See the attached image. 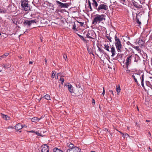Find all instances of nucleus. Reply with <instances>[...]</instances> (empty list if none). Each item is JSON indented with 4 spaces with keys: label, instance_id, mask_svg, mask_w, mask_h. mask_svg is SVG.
<instances>
[{
    "label": "nucleus",
    "instance_id": "31",
    "mask_svg": "<svg viewBox=\"0 0 152 152\" xmlns=\"http://www.w3.org/2000/svg\"><path fill=\"white\" fill-rule=\"evenodd\" d=\"M106 37L109 40V41L110 42H112V41L111 40V37H110V36L109 35H107V36H106Z\"/></svg>",
    "mask_w": 152,
    "mask_h": 152
},
{
    "label": "nucleus",
    "instance_id": "16",
    "mask_svg": "<svg viewBox=\"0 0 152 152\" xmlns=\"http://www.w3.org/2000/svg\"><path fill=\"white\" fill-rule=\"evenodd\" d=\"M144 77V74H143L141 75V76L140 77L141 80V85L143 88L144 87L143 83Z\"/></svg>",
    "mask_w": 152,
    "mask_h": 152
},
{
    "label": "nucleus",
    "instance_id": "28",
    "mask_svg": "<svg viewBox=\"0 0 152 152\" xmlns=\"http://www.w3.org/2000/svg\"><path fill=\"white\" fill-rule=\"evenodd\" d=\"M88 5L89 7V8L90 9V11H92L93 10L91 6V3L90 2V1H88Z\"/></svg>",
    "mask_w": 152,
    "mask_h": 152
},
{
    "label": "nucleus",
    "instance_id": "4",
    "mask_svg": "<svg viewBox=\"0 0 152 152\" xmlns=\"http://www.w3.org/2000/svg\"><path fill=\"white\" fill-rule=\"evenodd\" d=\"M37 21L35 20H26L24 21L23 23L25 25H27L28 27H29L32 24L36 23Z\"/></svg>",
    "mask_w": 152,
    "mask_h": 152
},
{
    "label": "nucleus",
    "instance_id": "20",
    "mask_svg": "<svg viewBox=\"0 0 152 152\" xmlns=\"http://www.w3.org/2000/svg\"><path fill=\"white\" fill-rule=\"evenodd\" d=\"M53 152H63L62 150L58 148H54L53 149Z\"/></svg>",
    "mask_w": 152,
    "mask_h": 152
},
{
    "label": "nucleus",
    "instance_id": "6",
    "mask_svg": "<svg viewBox=\"0 0 152 152\" xmlns=\"http://www.w3.org/2000/svg\"><path fill=\"white\" fill-rule=\"evenodd\" d=\"M55 2L58 6L61 8H66L68 7V5L67 3H63L58 1H55Z\"/></svg>",
    "mask_w": 152,
    "mask_h": 152
},
{
    "label": "nucleus",
    "instance_id": "54",
    "mask_svg": "<svg viewBox=\"0 0 152 152\" xmlns=\"http://www.w3.org/2000/svg\"><path fill=\"white\" fill-rule=\"evenodd\" d=\"M30 132H32V133H35V132H34V131H31Z\"/></svg>",
    "mask_w": 152,
    "mask_h": 152
},
{
    "label": "nucleus",
    "instance_id": "27",
    "mask_svg": "<svg viewBox=\"0 0 152 152\" xmlns=\"http://www.w3.org/2000/svg\"><path fill=\"white\" fill-rule=\"evenodd\" d=\"M56 73V72H55V71H52V76H51L52 78H54L55 77Z\"/></svg>",
    "mask_w": 152,
    "mask_h": 152
},
{
    "label": "nucleus",
    "instance_id": "37",
    "mask_svg": "<svg viewBox=\"0 0 152 152\" xmlns=\"http://www.w3.org/2000/svg\"><path fill=\"white\" fill-rule=\"evenodd\" d=\"M5 13V11L2 9L0 8V13Z\"/></svg>",
    "mask_w": 152,
    "mask_h": 152
},
{
    "label": "nucleus",
    "instance_id": "14",
    "mask_svg": "<svg viewBox=\"0 0 152 152\" xmlns=\"http://www.w3.org/2000/svg\"><path fill=\"white\" fill-rule=\"evenodd\" d=\"M1 116L4 119L6 120H8L10 118V117H8L7 115L2 113H1Z\"/></svg>",
    "mask_w": 152,
    "mask_h": 152
},
{
    "label": "nucleus",
    "instance_id": "3",
    "mask_svg": "<svg viewBox=\"0 0 152 152\" xmlns=\"http://www.w3.org/2000/svg\"><path fill=\"white\" fill-rule=\"evenodd\" d=\"M108 6L105 4H100L96 9L97 11L99 13H104L103 10L107 11L108 10Z\"/></svg>",
    "mask_w": 152,
    "mask_h": 152
},
{
    "label": "nucleus",
    "instance_id": "23",
    "mask_svg": "<svg viewBox=\"0 0 152 152\" xmlns=\"http://www.w3.org/2000/svg\"><path fill=\"white\" fill-rule=\"evenodd\" d=\"M104 48L107 51H109V52H110V50H109V46L108 45H106V44H104Z\"/></svg>",
    "mask_w": 152,
    "mask_h": 152
},
{
    "label": "nucleus",
    "instance_id": "18",
    "mask_svg": "<svg viewBox=\"0 0 152 152\" xmlns=\"http://www.w3.org/2000/svg\"><path fill=\"white\" fill-rule=\"evenodd\" d=\"M40 120V119L37 117H34L32 118L31 119V121L32 122H37L39 121Z\"/></svg>",
    "mask_w": 152,
    "mask_h": 152
},
{
    "label": "nucleus",
    "instance_id": "11",
    "mask_svg": "<svg viewBox=\"0 0 152 152\" xmlns=\"http://www.w3.org/2000/svg\"><path fill=\"white\" fill-rule=\"evenodd\" d=\"M136 42L140 45L143 46L145 43V41L142 39H137Z\"/></svg>",
    "mask_w": 152,
    "mask_h": 152
},
{
    "label": "nucleus",
    "instance_id": "63",
    "mask_svg": "<svg viewBox=\"0 0 152 152\" xmlns=\"http://www.w3.org/2000/svg\"><path fill=\"white\" fill-rule=\"evenodd\" d=\"M79 86V87H80V86H79V85H78V86Z\"/></svg>",
    "mask_w": 152,
    "mask_h": 152
},
{
    "label": "nucleus",
    "instance_id": "44",
    "mask_svg": "<svg viewBox=\"0 0 152 152\" xmlns=\"http://www.w3.org/2000/svg\"><path fill=\"white\" fill-rule=\"evenodd\" d=\"M138 0L139 1H140V3L141 4H143L144 3V1H145V0Z\"/></svg>",
    "mask_w": 152,
    "mask_h": 152
},
{
    "label": "nucleus",
    "instance_id": "43",
    "mask_svg": "<svg viewBox=\"0 0 152 152\" xmlns=\"http://www.w3.org/2000/svg\"><path fill=\"white\" fill-rule=\"evenodd\" d=\"M69 147H71V148H73L74 147L73 146H74V145L73 144H70L69 145Z\"/></svg>",
    "mask_w": 152,
    "mask_h": 152
},
{
    "label": "nucleus",
    "instance_id": "26",
    "mask_svg": "<svg viewBox=\"0 0 152 152\" xmlns=\"http://www.w3.org/2000/svg\"><path fill=\"white\" fill-rule=\"evenodd\" d=\"M45 98L47 100H50V95L48 94H47L44 96Z\"/></svg>",
    "mask_w": 152,
    "mask_h": 152
},
{
    "label": "nucleus",
    "instance_id": "64",
    "mask_svg": "<svg viewBox=\"0 0 152 152\" xmlns=\"http://www.w3.org/2000/svg\"><path fill=\"white\" fill-rule=\"evenodd\" d=\"M79 86V87H80V86H79V85H78V86Z\"/></svg>",
    "mask_w": 152,
    "mask_h": 152
},
{
    "label": "nucleus",
    "instance_id": "47",
    "mask_svg": "<svg viewBox=\"0 0 152 152\" xmlns=\"http://www.w3.org/2000/svg\"><path fill=\"white\" fill-rule=\"evenodd\" d=\"M109 92H111L113 95H114L113 91L112 90H110Z\"/></svg>",
    "mask_w": 152,
    "mask_h": 152
},
{
    "label": "nucleus",
    "instance_id": "29",
    "mask_svg": "<svg viewBox=\"0 0 152 152\" xmlns=\"http://www.w3.org/2000/svg\"><path fill=\"white\" fill-rule=\"evenodd\" d=\"M115 42L120 41V40L116 36H115Z\"/></svg>",
    "mask_w": 152,
    "mask_h": 152
},
{
    "label": "nucleus",
    "instance_id": "46",
    "mask_svg": "<svg viewBox=\"0 0 152 152\" xmlns=\"http://www.w3.org/2000/svg\"><path fill=\"white\" fill-rule=\"evenodd\" d=\"M35 133L38 136H40V134L39 133V132H35Z\"/></svg>",
    "mask_w": 152,
    "mask_h": 152
},
{
    "label": "nucleus",
    "instance_id": "40",
    "mask_svg": "<svg viewBox=\"0 0 152 152\" xmlns=\"http://www.w3.org/2000/svg\"><path fill=\"white\" fill-rule=\"evenodd\" d=\"M5 57L4 56V55H2V56H0V59H2L3 58H5Z\"/></svg>",
    "mask_w": 152,
    "mask_h": 152
},
{
    "label": "nucleus",
    "instance_id": "55",
    "mask_svg": "<svg viewBox=\"0 0 152 152\" xmlns=\"http://www.w3.org/2000/svg\"><path fill=\"white\" fill-rule=\"evenodd\" d=\"M146 121L148 122H150V120H146Z\"/></svg>",
    "mask_w": 152,
    "mask_h": 152
},
{
    "label": "nucleus",
    "instance_id": "21",
    "mask_svg": "<svg viewBox=\"0 0 152 152\" xmlns=\"http://www.w3.org/2000/svg\"><path fill=\"white\" fill-rule=\"evenodd\" d=\"M134 59V61L137 62L138 61L140 60V58L138 55H135V56Z\"/></svg>",
    "mask_w": 152,
    "mask_h": 152
},
{
    "label": "nucleus",
    "instance_id": "42",
    "mask_svg": "<svg viewBox=\"0 0 152 152\" xmlns=\"http://www.w3.org/2000/svg\"><path fill=\"white\" fill-rule=\"evenodd\" d=\"M9 55V53H5L4 54V56L5 57H6V56H7Z\"/></svg>",
    "mask_w": 152,
    "mask_h": 152
},
{
    "label": "nucleus",
    "instance_id": "39",
    "mask_svg": "<svg viewBox=\"0 0 152 152\" xmlns=\"http://www.w3.org/2000/svg\"><path fill=\"white\" fill-rule=\"evenodd\" d=\"M120 1L123 4H124L125 2V0H120Z\"/></svg>",
    "mask_w": 152,
    "mask_h": 152
},
{
    "label": "nucleus",
    "instance_id": "45",
    "mask_svg": "<svg viewBox=\"0 0 152 152\" xmlns=\"http://www.w3.org/2000/svg\"><path fill=\"white\" fill-rule=\"evenodd\" d=\"M98 50L99 51V52L101 53L102 52V50L100 49V48L99 47H98Z\"/></svg>",
    "mask_w": 152,
    "mask_h": 152
},
{
    "label": "nucleus",
    "instance_id": "57",
    "mask_svg": "<svg viewBox=\"0 0 152 152\" xmlns=\"http://www.w3.org/2000/svg\"><path fill=\"white\" fill-rule=\"evenodd\" d=\"M136 124L137 126H139V124H138L137 122H136Z\"/></svg>",
    "mask_w": 152,
    "mask_h": 152
},
{
    "label": "nucleus",
    "instance_id": "8",
    "mask_svg": "<svg viewBox=\"0 0 152 152\" xmlns=\"http://www.w3.org/2000/svg\"><path fill=\"white\" fill-rule=\"evenodd\" d=\"M88 1H90L93 6L94 8L96 9L98 6V4L96 0H88Z\"/></svg>",
    "mask_w": 152,
    "mask_h": 152
},
{
    "label": "nucleus",
    "instance_id": "52",
    "mask_svg": "<svg viewBox=\"0 0 152 152\" xmlns=\"http://www.w3.org/2000/svg\"><path fill=\"white\" fill-rule=\"evenodd\" d=\"M5 65H6V66H7L8 67H10V65L9 64H5Z\"/></svg>",
    "mask_w": 152,
    "mask_h": 152
},
{
    "label": "nucleus",
    "instance_id": "25",
    "mask_svg": "<svg viewBox=\"0 0 152 152\" xmlns=\"http://www.w3.org/2000/svg\"><path fill=\"white\" fill-rule=\"evenodd\" d=\"M136 17L135 18L136 19V22H137V23L138 24H139L140 25V24H141V22H140L139 21V19H138L137 18V16H138V14H136Z\"/></svg>",
    "mask_w": 152,
    "mask_h": 152
},
{
    "label": "nucleus",
    "instance_id": "10",
    "mask_svg": "<svg viewBox=\"0 0 152 152\" xmlns=\"http://www.w3.org/2000/svg\"><path fill=\"white\" fill-rule=\"evenodd\" d=\"M66 86L67 87L69 91L71 94L74 93L73 87L71 85L69 84L68 85H66Z\"/></svg>",
    "mask_w": 152,
    "mask_h": 152
},
{
    "label": "nucleus",
    "instance_id": "56",
    "mask_svg": "<svg viewBox=\"0 0 152 152\" xmlns=\"http://www.w3.org/2000/svg\"><path fill=\"white\" fill-rule=\"evenodd\" d=\"M58 74H59V73H57V78H58Z\"/></svg>",
    "mask_w": 152,
    "mask_h": 152
},
{
    "label": "nucleus",
    "instance_id": "7",
    "mask_svg": "<svg viewBox=\"0 0 152 152\" xmlns=\"http://www.w3.org/2000/svg\"><path fill=\"white\" fill-rule=\"evenodd\" d=\"M132 58V56H129L127 57V58L126 59V62L125 64L126 67H128L129 65L131 64Z\"/></svg>",
    "mask_w": 152,
    "mask_h": 152
},
{
    "label": "nucleus",
    "instance_id": "51",
    "mask_svg": "<svg viewBox=\"0 0 152 152\" xmlns=\"http://www.w3.org/2000/svg\"><path fill=\"white\" fill-rule=\"evenodd\" d=\"M60 0L62 2H65L66 1V0Z\"/></svg>",
    "mask_w": 152,
    "mask_h": 152
},
{
    "label": "nucleus",
    "instance_id": "48",
    "mask_svg": "<svg viewBox=\"0 0 152 152\" xmlns=\"http://www.w3.org/2000/svg\"><path fill=\"white\" fill-rule=\"evenodd\" d=\"M22 128H24V127H26L27 126H26V125H22Z\"/></svg>",
    "mask_w": 152,
    "mask_h": 152
},
{
    "label": "nucleus",
    "instance_id": "17",
    "mask_svg": "<svg viewBox=\"0 0 152 152\" xmlns=\"http://www.w3.org/2000/svg\"><path fill=\"white\" fill-rule=\"evenodd\" d=\"M135 75H136V76L133 75H132V77L134 80L135 82L137 83H138L137 80V79L135 77H139V75L137 74H135Z\"/></svg>",
    "mask_w": 152,
    "mask_h": 152
},
{
    "label": "nucleus",
    "instance_id": "61",
    "mask_svg": "<svg viewBox=\"0 0 152 152\" xmlns=\"http://www.w3.org/2000/svg\"><path fill=\"white\" fill-rule=\"evenodd\" d=\"M91 152H96L94 151H91Z\"/></svg>",
    "mask_w": 152,
    "mask_h": 152
},
{
    "label": "nucleus",
    "instance_id": "12",
    "mask_svg": "<svg viewBox=\"0 0 152 152\" xmlns=\"http://www.w3.org/2000/svg\"><path fill=\"white\" fill-rule=\"evenodd\" d=\"M15 128L16 130L18 131L19 130L21 129L22 128V127L21 124L18 123L15 126Z\"/></svg>",
    "mask_w": 152,
    "mask_h": 152
},
{
    "label": "nucleus",
    "instance_id": "22",
    "mask_svg": "<svg viewBox=\"0 0 152 152\" xmlns=\"http://www.w3.org/2000/svg\"><path fill=\"white\" fill-rule=\"evenodd\" d=\"M76 26L75 23H74L72 25V29L75 32L77 31H78L77 29L76 28Z\"/></svg>",
    "mask_w": 152,
    "mask_h": 152
},
{
    "label": "nucleus",
    "instance_id": "30",
    "mask_svg": "<svg viewBox=\"0 0 152 152\" xmlns=\"http://www.w3.org/2000/svg\"><path fill=\"white\" fill-rule=\"evenodd\" d=\"M121 88L119 86L118 87H117L116 88V91L118 92V93H119L120 92Z\"/></svg>",
    "mask_w": 152,
    "mask_h": 152
},
{
    "label": "nucleus",
    "instance_id": "9",
    "mask_svg": "<svg viewBox=\"0 0 152 152\" xmlns=\"http://www.w3.org/2000/svg\"><path fill=\"white\" fill-rule=\"evenodd\" d=\"M48 147L47 145H45L42 147L41 152H49Z\"/></svg>",
    "mask_w": 152,
    "mask_h": 152
},
{
    "label": "nucleus",
    "instance_id": "36",
    "mask_svg": "<svg viewBox=\"0 0 152 152\" xmlns=\"http://www.w3.org/2000/svg\"><path fill=\"white\" fill-rule=\"evenodd\" d=\"M103 92H102V96H104V95L105 91L104 89V87H103Z\"/></svg>",
    "mask_w": 152,
    "mask_h": 152
},
{
    "label": "nucleus",
    "instance_id": "53",
    "mask_svg": "<svg viewBox=\"0 0 152 152\" xmlns=\"http://www.w3.org/2000/svg\"><path fill=\"white\" fill-rule=\"evenodd\" d=\"M32 63H33V62L32 61H30L29 62V64H31Z\"/></svg>",
    "mask_w": 152,
    "mask_h": 152
},
{
    "label": "nucleus",
    "instance_id": "62",
    "mask_svg": "<svg viewBox=\"0 0 152 152\" xmlns=\"http://www.w3.org/2000/svg\"><path fill=\"white\" fill-rule=\"evenodd\" d=\"M45 63H46V62H47V61H46V60L45 61Z\"/></svg>",
    "mask_w": 152,
    "mask_h": 152
},
{
    "label": "nucleus",
    "instance_id": "34",
    "mask_svg": "<svg viewBox=\"0 0 152 152\" xmlns=\"http://www.w3.org/2000/svg\"><path fill=\"white\" fill-rule=\"evenodd\" d=\"M124 138L129 136V135L126 133H125L124 134H123V136Z\"/></svg>",
    "mask_w": 152,
    "mask_h": 152
},
{
    "label": "nucleus",
    "instance_id": "15",
    "mask_svg": "<svg viewBox=\"0 0 152 152\" xmlns=\"http://www.w3.org/2000/svg\"><path fill=\"white\" fill-rule=\"evenodd\" d=\"M133 47L135 50H136L137 51H138V53L141 54H142V52H143L142 50L139 48V46H136Z\"/></svg>",
    "mask_w": 152,
    "mask_h": 152
},
{
    "label": "nucleus",
    "instance_id": "24",
    "mask_svg": "<svg viewBox=\"0 0 152 152\" xmlns=\"http://www.w3.org/2000/svg\"><path fill=\"white\" fill-rule=\"evenodd\" d=\"M76 33L82 40H83L84 41H86V40L83 37V36L80 35L79 34H77V33Z\"/></svg>",
    "mask_w": 152,
    "mask_h": 152
},
{
    "label": "nucleus",
    "instance_id": "58",
    "mask_svg": "<svg viewBox=\"0 0 152 152\" xmlns=\"http://www.w3.org/2000/svg\"><path fill=\"white\" fill-rule=\"evenodd\" d=\"M19 57L20 58H22V57H21V56H19Z\"/></svg>",
    "mask_w": 152,
    "mask_h": 152
},
{
    "label": "nucleus",
    "instance_id": "1",
    "mask_svg": "<svg viewBox=\"0 0 152 152\" xmlns=\"http://www.w3.org/2000/svg\"><path fill=\"white\" fill-rule=\"evenodd\" d=\"M105 16L103 14L95 15L92 24L96 25L104 21L105 20Z\"/></svg>",
    "mask_w": 152,
    "mask_h": 152
},
{
    "label": "nucleus",
    "instance_id": "49",
    "mask_svg": "<svg viewBox=\"0 0 152 152\" xmlns=\"http://www.w3.org/2000/svg\"><path fill=\"white\" fill-rule=\"evenodd\" d=\"M130 71V70L128 69L126 70V72L127 73H129Z\"/></svg>",
    "mask_w": 152,
    "mask_h": 152
},
{
    "label": "nucleus",
    "instance_id": "13",
    "mask_svg": "<svg viewBox=\"0 0 152 152\" xmlns=\"http://www.w3.org/2000/svg\"><path fill=\"white\" fill-rule=\"evenodd\" d=\"M110 52L112 53V55H111L112 57L114 56L115 55L116 51L115 49V48L113 46L111 48V50Z\"/></svg>",
    "mask_w": 152,
    "mask_h": 152
},
{
    "label": "nucleus",
    "instance_id": "2",
    "mask_svg": "<svg viewBox=\"0 0 152 152\" xmlns=\"http://www.w3.org/2000/svg\"><path fill=\"white\" fill-rule=\"evenodd\" d=\"M20 2L22 10L25 11L30 10V7L28 4V0H21Z\"/></svg>",
    "mask_w": 152,
    "mask_h": 152
},
{
    "label": "nucleus",
    "instance_id": "5",
    "mask_svg": "<svg viewBox=\"0 0 152 152\" xmlns=\"http://www.w3.org/2000/svg\"><path fill=\"white\" fill-rule=\"evenodd\" d=\"M115 45L117 50L119 52H121L122 50V46L121 41L115 42Z\"/></svg>",
    "mask_w": 152,
    "mask_h": 152
},
{
    "label": "nucleus",
    "instance_id": "60",
    "mask_svg": "<svg viewBox=\"0 0 152 152\" xmlns=\"http://www.w3.org/2000/svg\"><path fill=\"white\" fill-rule=\"evenodd\" d=\"M42 99V98H40L39 99V101H40Z\"/></svg>",
    "mask_w": 152,
    "mask_h": 152
},
{
    "label": "nucleus",
    "instance_id": "33",
    "mask_svg": "<svg viewBox=\"0 0 152 152\" xmlns=\"http://www.w3.org/2000/svg\"><path fill=\"white\" fill-rule=\"evenodd\" d=\"M86 37L87 38H89L91 39H93L94 38H92L91 36H90V34L89 33H88L86 34Z\"/></svg>",
    "mask_w": 152,
    "mask_h": 152
},
{
    "label": "nucleus",
    "instance_id": "59",
    "mask_svg": "<svg viewBox=\"0 0 152 152\" xmlns=\"http://www.w3.org/2000/svg\"><path fill=\"white\" fill-rule=\"evenodd\" d=\"M149 134H150V136H151V134L150 132H149Z\"/></svg>",
    "mask_w": 152,
    "mask_h": 152
},
{
    "label": "nucleus",
    "instance_id": "19",
    "mask_svg": "<svg viewBox=\"0 0 152 152\" xmlns=\"http://www.w3.org/2000/svg\"><path fill=\"white\" fill-rule=\"evenodd\" d=\"M133 4L134 7L136 8H140L142 7L141 5L138 4L136 2L134 3Z\"/></svg>",
    "mask_w": 152,
    "mask_h": 152
},
{
    "label": "nucleus",
    "instance_id": "35",
    "mask_svg": "<svg viewBox=\"0 0 152 152\" xmlns=\"http://www.w3.org/2000/svg\"><path fill=\"white\" fill-rule=\"evenodd\" d=\"M63 57L65 59V61H66V60H67V57L66 55L65 54L63 55Z\"/></svg>",
    "mask_w": 152,
    "mask_h": 152
},
{
    "label": "nucleus",
    "instance_id": "32",
    "mask_svg": "<svg viewBox=\"0 0 152 152\" xmlns=\"http://www.w3.org/2000/svg\"><path fill=\"white\" fill-rule=\"evenodd\" d=\"M59 81H60V83H61L62 84L64 81V79L63 77H61Z\"/></svg>",
    "mask_w": 152,
    "mask_h": 152
},
{
    "label": "nucleus",
    "instance_id": "50",
    "mask_svg": "<svg viewBox=\"0 0 152 152\" xmlns=\"http://www.w3.org/2000/svg\"><path fill=\"white\" fill-rule=\"evenodd\" d=\"M92 103H94V104H95V100L93 99V101H92Z\"/></svg>",
    "mask_w": 152,
    "mask_h": 152
},
{
    "label": "nucleus",
    "instance_id": "41",
    "mask_svg": "<svg viewBox=\"0 0 152 152\" xmlns=\"http://www.w3.org/2000/svg\"><path fill=\"white\" fill-rule=\"evenodd\" d=\"M79 23H80V25L81 26H83V25L84 23L80 22H78Z\"/></svg>",
    "mask_w": 152,
    "mask_h": 152
},
{
    "label": "nucleus",
    "instance_id": "38",
    "mask_svg": "<svg viewBox=\"0 0 152 152\" xmlns=\"http://www.w3.org/2000/svg\"><path fill=\"white\" fill-rule=\"evenodd\" d=\"M2 66L4 68H8V67L7 66H6L5 64H2Z\"/></svg>",
    "mask_w": 152,
    "mask_h": 152
}]
</instances>
